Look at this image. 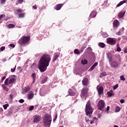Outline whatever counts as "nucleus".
Here are the masks:
<instances>
[{"label":"nucleus","mask_w":127,"mask_h":127,"mask_svg":"<svg viewBox=\"0 0 127 127\" xmlns=\"http://www.w3.org/2000/svg\"><path fill=\"white\" fill-rule=\"evenodd\" d=\"M88 88H83L81 90V97H87V95H88Z\"/></svg>","instance_id":"obj_9"},{"label":"nucleus","mask_w":127,"mask_h":127,"mask_svg":"<svg viewBox=\"0 0 127 127\" xmlns=\"http://www.w3.org/2000/svg\"><path fill=\"white\" fill-rule=\"evenodd\" d=\"M85 47L84 46L81 47V48L80 49V52H83V51H84V50H85Z\"/></svg>","instance_id":"obj_42"},{"label":"nucleus","mask_w":127,"mask_h":127,"mask_svg":"<svg viewBox=\"0 0 127 127\" xmlns=\"http://www.w3.org/2000/svg\"><path fill=\"white\" fill-rule=\"evenodd\" d=\"M114 127H119V126H118L117 125H115Z\"/></svg>","instance_id":"obj_59"},{"label":"nucleus","mask_w":127,"mask_h":127,"mask_svg":"<svg viewBox=\"0 0 127 127\" xmlns=\"http://www.w3.org/2000/svg\"><path fill=\"white\" fill-rule=\"evenodd\" d=\"M81 63L83 64V65H85L88 64V61L86 60V59L82 60L81 61Z\"/></svg>","instance_id":"obj_28"},{"label":"nucleus","mask_w":127,"mask_h":127,"mask_svg":"<svg viewBox=\"0 0 127 127\" xmlns=\"http://www.w3.org/2000/svg\"><path fill=\"white\" fill-rule=\"evenodd\" d=\"M107 76V73L106 72H103L100 74V77L103 78V77H105Z\"/></svg>","instance_id":"obj_27"},{"label":"nucleus","mask_w":127,"mask_h":127,"mask_svg":"<svg viewBox=\"0 0 127 127\" xmlns=\"http://www.w3.org/2000/svg\"><path fill=\"white\" fill-rule=\"evenodd\" d=\"M97 15V12L96 11H93L90 14V17L93 18L94 17H96Z\"/></svg>","instance_id":"obj_17"},{"label":"nucleus","mask_w":127,"mask_h":127,"mask_svg":"<svg viewBox=\"0 0 127 127\" xmlns=\"http://www.w3.org/2000/svg\"><path fill=\"white\" fill-rule=\"evenodd\" d=\"M124 15H125V12H124L121 11V12H119L118 14V16L120 18L124 17Z\"/></svg>","instance_id":"obj_19"},{"label":"nucleus","mask_w":127,"mask_h":127,"mask_svg":"<svg viewBox=\"0 0 127 127\" xmlns=\"http://www.w3.org/2000/svg\"><path fill=\"white\" fill-rule=\"evenodd\" d=\"M120 25V23L118 20H115L113 22V26L114 27H118Z\"/></svg>","instance_id":"obj_15"},{"label":"nucleus","mask_w":127,"mask_h":127,"mask_svg":"<svg viewBox=\"0 0 127 127\" xmlns=\"http://www.w3.org/2000/svg\"><path fill=\"white\" fill-rule=\"evenodd\" d=\"M16 11H17V12H22V9H18Z\"/></svg>","instance_id":"obj_49"},{"label":"nucleus","mask_w":127,"mask_h":127,"mask_svg":"<svg viewBox=\"0 0 127 127\" xmlns=\"http://www.w3.org/2000/svg\"><path fill=\"white\" fill-rule=\"evenodd\" d=\"M107 57L109 62H111L112 61V59H113V55H112V53H109L107 55Z\"/></svg>","instance_id":"obj_13"},{"label":"nucleus","mask_w":127,"mask_h":127,"mask_svg":"<svg viewBox=\"0 0 127 127\" xmlns=\"http://www.w3.org/2000/svg\"><path fill=\"white\" fill-rule=\"evenodd\" d=\"M124 52H125V53H127V48L125 49Z\"/></svg>","instance_id":"obj_56"},{"label":"nucleus","mask_w":127,"mask_h":127,"mask_svg":"<svg viewBox=\"0 0 127 127\" xmlns=\"http://www.w3.org/2000/svg\"><path fill=\"white\" fill-rule=\"evenodd\" d=\"M19 103H20L21 104H22V103H24V100L20 99V100H19Z\"/></svg>","instance_id":"obj_47"},{"label":"nucleus","mask_w":127,"mask_h":127,"mask_svg":"<svg viewBox=\"0 0 127 127\" xmlns=\"http://www.w3.org/2000/svg\"><path fill=\"white\" fill-rule=\"evenodd\" d=\"M121 60L112 61L110 62L111 68H119L121 66Z\"/></svg>","instance_id":"obj_5"},{"label":"nucleus","mask_w":127,"mask_h":127,"mask_svg":"<svg viewBox=\"0 0 127 127\" xmlns=\"http://www.w3.org/2000/svg\"><path fill=\"white\" fill-rule=\"evenodd\" d=\"M15 27V26L13 24H9L8 25V28H13Z\"/></svg>","instance_id":"obj_32"},{"label":"nucleus","mask_w":127,"mask_h":127,"mask_svg":"<svg viewBox=\"0 0 127 127\" xmlns=\"http://www.w3.org/2000/svg\"><path fill=\"white\" fill-rule=\"evenodd\" d=\"M4 85H6V86H8V85H9L8 78H6L5 80Z\"/></svg>","instance_id":"obj_30"},{"label":"nucleus","mask_w":127,"mask_h":127,"mask_svg":"<svg viewBox=\"0 0 127 127\" xmlns=\"http://www.w3.org/2000/svg\"><path fill=\"white\" fill-rule=\"evenodd\" d=\"M107 95L109 97H112L113 95V90H110L107 92Z\"/></svg>","instance_id":"obj_29"},{"label":"nucleus","mask_w":127,"mask_h":127,"mask_svg":"<svg viewBox=\"0 0 127 127\" xmlns=\"http://www.w3.org/2000/svg\"><path fill=\"white\" fill-rule=\"evenodd\" d=\"M33 109H34V106H31L29 107V111H32V110H33Z\"/></svg>","instance_id":"obj_45"},{"label":"nucleus","mask_w":127,"mask_h":127,"mask_svg":"<svg viewBox=\"0 0 127 127\" xmlns=\"http://www.w3.org/2000/svg\"><path fill=\"white\" fill-rule=\"evenodd\" d=\"M93 112L94 109H93V107H92V106L91 105V101H88L85 106L86 115V116H87V117H89V118L91 119V118H92V114H93Z\"/></svg>","instance_id":"obj_2"},{"label":"nucleus","mask_w":127,"mask_h":127,"mask_svg":"<svg viewBox=\"0 0 127 127\" xmlns=\"http://www.w3.org/2000/svg\"><path fill=\"white\" fill-rule=\"evenodd\" d=\"M4 49H5V47H1L0 48V52H1V51H3V50H4Z\"/></svg>","instance_id":"obj_38"},{"label":"nucleus","mask_w":127,"mask_h":127,"mask_svg":"<svg viewBox=\"0 0 127 127\" xmlns=\"http://www.w3.org/2000/svg\"><path fill=\"white\" fill-rule=\"evenodd\" d=\"M97 90L99 96H101V95L104 93V88L102 86H100Z\"/></svg>","instance_id":"obj_11"},{"label":"nucleus","mask_w":127,"mask_h":127,"mask_svg":"<svg viewBox=\"0 0 127 127\" xmlns=\"http://www.w3.org/2000/svg\"><path fill=\"white\" fill-rule=\"evenodd\" d=\"M18 3H22L23 2V0H17Z\"/></svg>","instance_id":"obj_46"},{"label":"nucleus","mask_w":127,"mask_h":127,"mask_svg":"<svg viewBox=\"0 0 127 127\" xmlns=\"http://www.w3.org/2000/svg\"><path fill=\"white\" fill-rule=\"evenodd\" d=\"M33 8H34L35 9H37V6H36V5H33Z\"/></svg>","instance_id":"obj_53"},{"label":"nucleus","mask_w":127,"mask_h":127,"mask_svg":"<svg viewBox=\"0 0 127 127\" xmlns=\"http://www.w3.org/2000/svg\"><path fill=\"white\" fill-rule=\"evenodd\" d=\"M99 45L100 47H101V48H104V47H106V44L104 43H99Z\"/></svg>","instance_id":"obj_26"},{"label":"nucleus","mask_w":127,"mask_h":127,"mask_svg":"<svg viewBox=\"0 0 127 127\" xmlns=\"http://www.w3.org/2000/svg\"><path fill=\"white\" fill-rule=\"evenodd\" d=\"M31 77L33 78V83L35 82V79H36V74L35 73H33L31 75Z\"/></svg>","instance_id":"obj_20"},{"label":"nucleus","mask_w":127,"mask_h":127,"mask_svg":"<svg viewBox=\"0 0 127 127\" xmlns=\"http://www.w3.org/2000/svg\"><path fill=\"white\" fill-rule=\"evenodd\" d=\"M16 68V65L15 66L14 68H11V71L12 72V73H13V72H14V71H15Z\"/></svg>","instance_id":"obj_43"},{"label":"nucleus","mask_w":127,"mask_h":127,"mask_svg":"<svg viewBox=\"0 0 127 127\" xmlns=\"http://www.w3.org/2000/svg\"><path fill=\"white\" fill-rule=\"evenodd\" d=\"M18 16L19 18H22L25 16V13H21L18 14Z\"/></svg>","instance_id":"obj_24"},{"label":"nucleus","mask_w":127,"mask_h":127,"mask_svg":"<svg viewBox=\"0 0 127 127\" xmlns=\"http://www.w3.org/2000/svg\"><path fill=\"white\" fill-rule=\"evenodd\" d=\"M82 83L83 86H88V85H89V80H88V78L84 77L82 80Z\"/></svg>","instance_id":"obj_10"},{"label":"nucleus","mask_w":127,"mask_h":127,"mask_svg":"<svg viewBox=\"0 0 127 127\" xmlns=\"http://www.w3.org/2000/svg\"><path fill=\"white\" fill-rule=\"evenodd\" d=\"M30 91V87L29 86H27L25 87L24 92L25 93H27V92Z\"/></svg>","instance_id":"obj_25"},{"label":"nucleus","mask_w":127,"mask_h":127,"mask_svg":"<svg viewBox=\"0 0 127 127\" xmlns=\"http://www.w3.org/2000/svg\"><path fill=\"white\" fill-rule=\"evenodd\" d=\"M120 79L122 81H126V78H125V76H124V75L121 76Z\"/></svg>","instance_id":"obj_36"},{"label":"nucleus","mask_w":127,"mask_h":127,"mask_svg":"<svg viewBox=\"0 0 127 127\" xmlns=\"http://www.w3.org/2000/svg\"><path fill=\"white\" fill-rule=\"evenodd\" d=\"M96 119H97V118H96V117H94V118H93L92 121H91L90 122L91 125H93V124H94V120H96Z\"/></svg>","instance_id":"obj_40"},{"label":"nucleus","mask_w":127,"mask_h":127,"mask_svg":"<svg viewBox=\"0 0 127 127\" xmlns=\"http://www.w3.org/2000/svg\"><path fill=\"white\" fill-rule=\"evenodd\" d=\"M28 95V99L30 100L32 99V98H33L34 96V94H33V92H32V91H31L29 92Z\"/></svg>","instance_id":"obj_14"},{"label":"nucleus","mask_w":127,"mask_h":127,"mask_svg":"<svg viewBox=\"0 0 127 127\" xmlns=\"http://www.w3.org/2000/svg\"><path fill=\"white\" fill-rule=\"evenodd\" d=\"M59 57V55L58 54H56L54 57L53 62H55L56 61L57 59H58Z\"/></svg>","instance_id":"obj_21"},{"label":"nucleus","mask_w":127,"mask_h":127,"mask_svg":"<svg viewBox=\"0 0 127 127\" xmlns=\"http://www.w3.org/2000/svg\"><path fill=\"white\" fill-rule=\"evenodd\" d=\"M119 44L117 45V51H118V52H121V51H122V49H121V47H119Z\"/></svg>","instance_id":"obj_34"},{"label":"nucleus","mask_w":127,"mask_h":127,"mask_svg":"<svg viewBox=\"0 0 127 127\" xmlns=\"http://www.w3.org/2000/svg\"><path fill=\"white\" fill-rule=\"evenodd\" d=\"M95 66L94 65H93L91 67H90V69L91 70H94V69H95Z\"/></svg>","instance_id":"obj_51"},{"label":"nucleus","mask_w":127,"mask_h":127,"mask_svg":"<svg viewBox=\"0 0 127 127\" xmlns=\"http://www.w3.org/2000/svg\"><path fill=\"white\" fill-rule=\"evenodd\" d=\"M5 1L6 0H0L1 3H2V4H4V3H5Z\"/></svg>","instance_id":"obj_48"},{"label":"nucleus","mask_w":127,"mask_h":127,"mask_svg":"<svg viewBox=\"0 0 127 127\" xmlns=\"http://www.w3.org/2000/svg\"><path fill=\"white\" fill-rule=\"evenodd\" d=\"M118 87H119V84H116L115 86H113V89L114 90H116Z\"/></svg>","instance_id":"obj_41"},{"label":"nucleus","mask_w":127,"mask_h":127,"mask_svg":"<svg viewBox=\"0 0 127 127\" xmlns=\"http://www.w3.org/2000/svg\"><path fill=\"white\" fill-rule=\"evenodd\" d=\"M93 65L96 67V66H97V65H98V63H97V62L93 64Z\"/></svg>","instance_id":"obj_55"},{"label":"nucleus","mask_w":127,"mask_h":127,"mask_svg":"<svg viewBox=\"0 0 127 127\" xmlns=\"http://www.w3.org/2000/svg\"><path fill=\"white\" fill-rule=\"evenodd\" d=\"M107 43L110 45H116V40L113 38H107Z\"/></svg>","instance_id":"obj_8"},{"label":"nucleus","mask_w":127,"mask_h":127,"mask_svg":"<svg viewBox=\"0 0 127 127\" xmlns=\"http://www.w3.org/2000/svg\"><path fill=\"white\" fill-rule=\"evenodd\" d=\"M62 6H63V4H58L55 5L54 8L56 10H60Z\"/></svg>","instance_id":"obj_12"},{"label":"nucleus","mask_w":127,"mask_h":127,"mask_svg":"<svg viewBox=\"0 0 127 127\" xmlns=\"http://www.w3.org/2000/svg\"><path fill=\"white\" fill-rule=\"evenodd\" d=\"M16 80V79L14 78H11L9 80V84H12V83H13V82H15V81Z\"/></svg>","instance_id":"obj_22"},{"label":"nucleus","mask_w":127,"mask_h":127,"mask_svg":"<svg viewBox=\"0 0 127 127\" xmlns=\"http://www.w3.org/2000/svg\"><path fill=\"white\" fill-rule=\"evenodd\" d=\"M52 122V118L49 114H46L43 117V123L45 127H50L51 122Z\"/></svg>","instance_id":"obj_3"},{"label":"nucleus","mask_w":127,"mask_h":127,"mask_svg":"<svg viewBox=\"0 0 127 127\" xmlns=\"http://www.w3.org/2000/svg\"><path fill=\"white\" fill-rule=\"evenodd\" d=\"M2 17H5V15L4 14L0 15V20H1V19L2 18Z\"/></svg>","instance_id":"obj_39"},{"label":"nucleus","mask_w":127,"mask_h":127,"mask_svg":"<svg viewBox=\"0 0 127 127\" xmlns=\"http://www.w3.org/2000/svg\"><path fill=\"white\" fill-rule=\"evenodd\" d=\"M88 49H91V48H88Z\"/></svg>","instance_id":"obj_63"},{"label":"nucleus","mask_w":127,"mask_h":127,"mask_svg":"<svg viewBox=\"0 0 127 127\" xmlns=\"http://www.w3.org/2000/svg\"><path fill=\"white\" fill-rule=\"evenodd\" d=\"M10 99H12V98H13V96L12 95L10 94V96H9Z\"/></svg>","instance_id":"obj_58"},{"label":"nucleus","mask_w":127,"mask_h":127,"mask_svg":"<svg viewBox=\"0 0 127 127\" xmlns=\"http://www.w3.org/2000/svg\"><path fill=\"white\" fill-rule=\"evenodd\" d=\"M9 87H12V85H10Z\"/></svg>","instance_id":"obj_62"},{"label":"nucleus","mask_w":127,"mask_h":127,"mask_svg":"<svg viewBox=\"0 0 127 127\" xmlns=\"http://www.w3.org/2000/svg\"><path fill=\"white\" fill-rule=\"evenodd\" d=\"M120 103H121V104H124V103H125V100L124 99H121L120 100Z\"/></svg>","instance_id":"obj_50"},{"label":"nucleus","mask_w":127,"mask_h":127,"mask_svg":"<svg viewBox=\"0 0 127 127\" xmlns=\"http://www.w3.org/2000/svg\"><path fill=\"white\" fill-rule=\"evenodd\" d=\"M41 121V116L39 115H34V119H33V123H38Z\"/></svg>","instance_id":"obj_7"},{"label":"nucleus","mask_w":127,"mask_h":127,"mask_svg":"<svg viewBox=\"0 0 127 127\" xmlns=\"http://www.w3.org/2000/svg\"><path fill=\"white\" fill-rule=\"evenodd\" d=\"M30 41V36H22L18 41V43L20 45H23L24 44H27L28 42Z\"/></svg>","instance_id":"obj_4"},{"label":"nucleus","mask_w":127,"mask_h":127,"mask_svg":"<svg viewBox=\"0 0 127 127\" xmlns=\"http://www.w3.org/2000/svg\"><path fill=\"white\" fill-rule=\"evenodd\" d=\"M2 87L3 88V90H4L6 92H8V88L7 86H5L4 84L2 85Z\"/></svg>","instance_id":"obj_23"},{"label":"nucleus","mask_w":127,"mask_h":127,"mask_svg":"<svg viewBox=\"0 0 127 127\" xmlns=\"http://www.w3.org/2000/svg\"><path fill=\"white\" fill-rule=\"evenodd\" d=\"M47 79H48L47 76H45V77H44L42 80L41 83L44 84V83H46V82H47Z\"/></svg>","instance_id":"obj_18"},{"label":"nucleus","mask_w":127,"mask_h":127,"mask_svg":"<svg viewBox=\"0 0 127 127\" xmlns=\"http://www.w3.org/2000/svg\"><path fill=\"white\" fill-rule=\"evenodd\" d=\"M74 54H77V55H79L80 54V51H79V50L76 49L74 51Z\"/></svg>","instance_id":"obj_31"},{"label":"nucleus","mask_w":127,"mask_h":127,"mask_svg":"<svg viewBox=\"0 0 127 127\" xmlns=\"http://www.w3.org/2000/svg\"><path fill=\"white\" fill-rule=\"evenodd\" d=\"M4 79H5V76H3L2 78V81H3V80H4Z\"/></svg>","instance_id":"obj_57"},{"label":"nucleus","mask_w":127,"mask_h":127,"mask_svg":"<svg viewBox=\"0 0 127 127\" xmlns=\"http://www.w3.org/2000/svg\"><path fill=\"white\" fill-rule=\"evenodd\" d=\"M93 121L95 122V120H93Z\"/></svg>","instance_id":"obj_64"},{"label":"nucleus","mask_w":127,"mask_h":127,"mask_svg":"<svg viewBox=\"0 0 127 127\" xmlns=\"http://www.w3.org/2000/svg\"><path fill=\"white\" fill-rule=\"evenodd\" d=\"M12 77H16L15 75H12Z\"/></svg>","instance_id":"obj_60"},{"label":"nucleus","mask_w":127,"mask_h":127,"mask_svg":"<svg viewBox=\"0 0 127 127\" xmlns=\"http://www.w3.org/2000/svg\"><path fill=\"white\" fill-rule=\"evenodd\" d=\"M51 61V57L50 55L46 54L43 55L40 58L38 68L40 72H45L47 70V67L49 66V63Z\"/></svg>","instance_id":"obj_1"},{"label":"nucleus","mask_w":127,"mask_h":127,"mask_svg":"<svg viewBox=\"0 0 127 127\" xmlns=\"http://www.w3.org/2000/svg\"><path fill=\"white\" fill-rule=\"evenodd\" d=\"M9 105L6 104H4V105H3V108L4 109V110H6V109H7V107H8Z\"/></svg>","instance_id":"obj_35"},{"label":"nucleus","mask_w":127,"mask_h":127,"mask_svg":"<svg viewBox=\"0 0 127 127\" xmlns=\"http://www.w3.org/2000/svg\"><path fill=\"white\" fill-rule=\"evenodd\" d=\"M75 95H76V93L74 91H73V90H72V89H69L68 90V95L69 96H75Z\"/></svg>","instance_id":"obj_16"},{"label":"nucleus","mask_w":127,"mask_h":127,"mask_svg":"<svg viewBox=\"0 0 127 127\" xmlns=\"http://www.w3.org/2000/svg\"><path fill=\"white\" fill-rule=\"evenodd\" d=\"M59 127H64L63 126H61Z\"/></svg>","instance_id":"obj_61"},{"label":"nucleus","mask_w":127,"mask_h":127,"mask_svg":"<svg viewBox=\"0 0 127 127\" xmlns=\"http://www.w3.org/2000/svg\"><path fill=\"white\" fill-rule=\"evenodd\" d=\"M97 107L98 110L102 111V110H103L104 108H105V102L102 100L99 101L97 105Z\"/></svg>","instance_id":"obj_6"},{"label":"nucleus","mask_w":127,"mask_h":127,"mask_svg":"<svg viewBox=\"0 0 127 127\" xmlns=\"http://www.w3.org/2000/svg\"><path fill=\"white\" fill-rule=\"evenodd\" d=\"M110 111V106H108L106 108V112H109Z\"/></svg>","instance_id":"obj_52"},{"label":"nucleus","mask_w":127,"mask_h":127,"mask_svg":"<svg viewBox=\"0 0 127 127\" xmlns=\"http://www.w3.org/2000/svg\"><path fill=\"white\" fill-rule=\"evenodd\" d=\"M9 46H10V47H12V48H14V47H15V45L13 44H10Z\"/></svg>","instance_id":"obj_44"},{"label":"nucleus","mask_w":127,"mask_h":127,"mask_svg":"<svg viewBox=\"0 0 127 127\" xmlns=\"http://www.w3.org/2000/svg\"><path fill=\"white\" fill-rule=\"evenodd\" d=\"M57 117H58V115L57 114H56L55 115L54 119H53L54 123H55V121H56V120H57Z\"/></svg>","instance_id":"obj_37"},{"label":"nucleus","mask_w":127,"mask_h":127,"mask_svg":"<svg viewBox=\"0 0 127 127\" xmlns=\"http://www.w3.org/2000/svg\"><path fill=\"white\" fill-rule=\"evenodd\" d=\"M116 34H117V35H121V31H118V32L116 33Z\"/></svg>","instance_id":"obj_54"},{"label":"nucleus","mask_w":127,"mask_h":127,"mask_svg":"<svg viewBox=\"0 0 127 127\" xmlns=\"http://www.w3.org/2000/svg\"><path fill=\"white\" fill-rule=\"evenodd\" d=\"M120 111H121V108H120V107H119V106H117L116 107V113H118V112H120Z\"/></svg>","instance_id":"obj_33"}]
</instances>
